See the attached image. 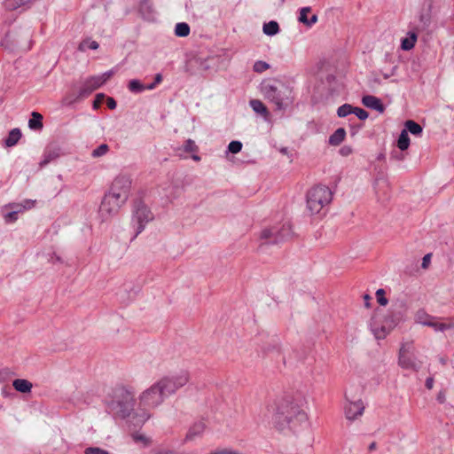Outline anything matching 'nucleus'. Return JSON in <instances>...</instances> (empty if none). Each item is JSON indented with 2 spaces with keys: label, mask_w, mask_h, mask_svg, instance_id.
<instances>
[{
  "label": "nucleus",
  "mask_w": 454,
  "mask_h": 454,
  "mask_svg": "<svg viewBox=\"0 0 454 454\" xmlns=\"http://www.w3.org/2000/svg\"><path fill=\"white\" fill-rule=\"evenodd\" d=\"M273 424L278 430L289 428L295 430L307 421V414L301 408L299 401L294 396L286 395L275 403Z\"/></svg>",
  "instance_id": "obj_1"
},
{
  "label": "nucleus",
  "mask_w": 454,
  "mask_h": 454,
  "mask_svg": "<svg viewBox=\"0 0 454 454\" xmlns=\"http://www.w3.org/2000/svg\"><path fill=\"white\" fill-rule=\"evenodd\" d=\"M333 200L332 191L325 185H316L307 192V208L310 214H318Z\"/></svg>",
  "instance_id": "obj_2"
},
{
  "label": "nucleus",
  "mask_w": 454,
  "mask_h": 454,
  "mask_svg": "<svg viewBox=\"0 0 454 454\" xmlns=\"http://www.w3.org/2000/svg\"><path fill=\"white\" fill-rule=\"evenodd\" d=\"M262 91L263 92L266 98L270 100L276 105L278 110H283L292 102L291 98L287 95L290 94V90L287 87L283 84H278L276 82H265L262 86Z\"/></svg>",
  "instance_id": "obj_3"
},
{
  "label": "nucleus",
  "mask_w": 454,
  "mask_h": 454,
  "mask_svg": "<svg viewBox=\"0 0 454 454\" xmlns=\"http://www.w3.org/2000/svg\"><path fill=\"white\" fill-rule=\"evenodd\" d=\"M190 373L186 370H181L176 373L160 378L158 380L166 397L175 395L178 389L184 387L190 380Z\"/></svg>",
  "instance_id": "obj_4"
},
{
  "label": "nucleus",
  "mask_w": 454,
  "mask_h": 454,
  "mask_svg": "<svg viewBox=\"0 0 454 454\" xmlns=\"http://www.w3.org/2000/svg\"><path fill=\"white\" fill-rule=\"evenodd\" d=\"M166 395L158 381L143 391L139 396V405L145 409L156 408L166 399Z\"/></svg>",
  "instance_id": "obj_5"
},
{
  "label": "nucleus",
  "mask_w": 454,
  "mask_h": 454,
  "mask_svg": "<svg viewBox=\"0 0 454 454\" xmlns=\"http://www.w3.org/2000/svg\"><path fill=\"white\" fill-rule=\"evenodd\" d=\"M292 234L289 223H284L281 226H272L266 228L261 232V239L268 244H278L290 237Z\"/></svg>",
  "instance_id": "obj_6"
},
{
  "label": "nucleus",
  "mask_w": 454,
  "mask_h": 454,
  "mask_svg": "<svg viewBox=\"0 0 454 454\" xmlns=\"http://www.w3.org/2000/svg\"><path fill=\"white\" fill-rule=\"evenodd\" d=\"M131 178L127 175H119L114 178L108 192L120 201L126 202L131 189Z\"/></svg>",
  "instance_id": "obj_7"
},
{
  "label": "nucleus",
  "mask_w": 454,
  "mask_h": 454,
  "mask_svg": "<svg viewBox=\"0 0 454 454\" xmlns=\"http://www.w3.org/2000/svg\"><path fill=\"white\" fill-rule=\"evenodd\" d=\"M125 203L108 192L106 193L99 207V215L102 221H108L116 215Z\"/></svg>",
  "instance_id": "obj_8"
},
{
  "label": "nucleus",
  "mask_w": 454,
  "mask_h": 454,
  "mask_svg": "<svg viewBox=\"0 0 454 454\" xmlns=\"http://www.w3.org/2000/svg\"><path fill=\"white\" fill-rule=\"evenodd\" d=\"M153 219V213L145 204H137L131 220L135 228V237L142 232L145 224Z\"/></svg>",
  "instance_id": "obj_9"
},
{
  "label": "nucleus",
  "mask_w": 454,
  "mask_h": 454,
  "mask_svg": "<svg viewBox=\"0 0 454 454\" xmlns=\"http://www.w3.org/2000/svg\"><path fill=\"white\" fill-rule=\"evenodd\" d=\"M117 406L119 408V414L121 418H126L130 415L134 410L135 399L133 392L125 387H121L116 393Z\"/></svg>",
  "instance_id": "obj_10"
},
{
  "label": "nucleus",
  "mask_w": 454,
  "mask_h": 454,
  "mask_svg": "<svg viewBox=\"0 0 454 454\" xmlns=\"http://www.w3.org/2000/svg\"><path fill=\"white\" fill-rule=\"evenodd\" d=\"M113 72L107 71L100 75L90 76L87 78L82 84L78 98H86L95 90L101 87L112 76Z\"/></svg>",
  "instance_id": "obj_11"
},
{
  "label": "nucleus",
  "mask_w": 454,
  "mask_h": 454,
  "mask_svg": "<svg viewBox=\"0 0 454 454\" xmlns=\"http://www.w3.org/2000/svg\"><path fill=\"white\" fill-rule=\"evenodd\" d=\"M414 347L412 342H406L402 345L399 350L398 364L403 369L418 370L419 365L412 356Z\"/></svg>",
  "instance_id": "obj_12"
},
{
  "label": "nucleus",
  "mask_w": 454,
  "mask_h": 454,
  "mask_svg": "<svg viewBox=\"0 0 454 454\" xmlns=\"http://www.w3.org/2000/svg\"><path fill=\"white\" fill-rule=\"evenodd\" d=\"M364 410V406L361 400L349 403L345 408L346 418L354 420L363 414Z\"/></svg>",
  "instance_id": "obj_13"
},
{
  "label": "nucleus",
  "mask_w": 454,
  "mask_h": 454,
  "mask_svg": "<svg viewBox=\"0 0 454 454\" xmlns=\"http://www.w3.org/2000/svg\"><path fill=\"white\" fill-rule=\"evenodd\" d=\"M427 326L432 327L435 332H444L446 330L454 329V317H448L445 322H439V318L433 317V320Z\"/></svg>",
  "instance_id": "obj_14"
},
{
  "label": "nucleus",
  "mask_w": 454,
  "mask_h": 454,
  "mask_svg": "<svg viewBox=\"0 0 454 454\" xmlns=\"http://www.w3.org/2000/svg\"><path fill=\"white\" fill-rule=\"evenodd\" d=\"M362 103L366 107L376 110L379 113H383L385 111V106L381 100L374 96L367 95L363 97Z\"/></svg>",
  "instance_id": "obj_15"
},
{
  "label": "nucleus",
  "mask_w": 454,
  "mask_h": 454,
  "mask_svg": "<svg viewBox=\"0 0 454 454\" xmlns=\"http://www.w3.org/2000/svg\"><path fill=\"white\" fill-rule=\"evenodd\" d=\"M60 155V148L55 145H49L43 154V159L40 162L41 167H44L51 160L57 159Z\"/></svg>",
  "instance_id": "obj_16"
},
{
  "label": "nucleus",
  "mask_w": 454,
  "mask_h": 454,
  "mask_svg": "<svg viewBox=\"0 0 454 454\" xmlns=\"http://www.w3.org/2000/svg\"><path fill=\"white\" fill-rule=\"evenodd\" d=\"M35 205H36V200L26 199L19 203H17V202L9 203L5 207H9L11 209H15L16 212H18V213H22L24 211L30 210V209L34 208L35 207Z\"/></svg>",
  "instance_id": "obj_17"
},
{
  "label": "nucleus",
  "mask_w": 454,
  "mask_h": 454,
  "mask_svg": "<svg viewBox=\"0 0 454 454\" xmlns=\"http://www.w3.org/2000/svg\"><path fill=\"white\" fill-rule=\"evenodd\" d=\"M395 325L396 322L395 320L386 318L384 325L380 328L372 329L375 338L378 340L384 339Z\"/></svg>",
  "instance_id": "obj_18"
},
{
  "label": "nucleus",
  "mask_w": 454,
  "mask_h": 454,
  "mask_svg": "<svg viewBox=\"0 0 454 454\" xmlns=\"http://www.w3.org/2000/svg\"><path fill=\"white\" fill-rule=\"evenodd\" d=\"M205 428H206V425L204 422L199 421V422L194 423L190 427V429L185 436V441H192L197 436H200L203 434Z\"/></svg>",
  "instance_id": "obj_19"
},
{
  "label": "nucleus",
  "mask_w": 454,
  "mask_h": 454,
  "mask_svg": "<svg viewBox=\"0 0 454 454\" xmlns=\"http://www.w3.org/2000/svg\"><path fill=\"white\" fill-rule=\"evenodd\" d=\"M12 386L14 389L18 392L27 394L31 392L33 387L32 383L25 379H16L12 381Z\"/></svg>",
  "instance_id": "obj_20"
},
{
  "label": "nucleus",
  "mask_w": 454,
  "mask_h": 454,
  "mask_svg": "<svg viewBox=\"0 0 454 454\" xmlns=\"http://www.w3.org/2000/svg\"><path fill=\"white\" fill-rule=\"evenodd\" d=\"M28 127L34 130H41L43 127V115L37 112H33L28 121Z\"/></svg>",
  "instance_id": "obj_21"
},
{
  "label": "nucleus",
  "mask_w": 454,
  "mask_h": 454,
  "mask_svg": "<svg viewBox=\"0 0 454 454\" xmlns=\"http://www.w3.org/2000/svg\"><path fill=\"white\" fill-rule=\"evenodd\" d=\"M346 137V130L343 128L337 129L329 137V144L331 145H339Z\"/></svg>",
  "instance_id": "obj_22"
},
{
  "label": "nucleus",
  "mask_w": 454,
  "mask_h": 454,
  "mask_svg": "<svg viewBox=\"0 0 454 454\" xmlns=\"http://www.w3.org/2000/svg\"><path fill=\"white\" fill-rule=\"evenodd\" d=\"M433 317L434 316L429 315L426 310L419 309L415 314L414 320L415 323L427 326L429 325L428 323L433 320Z\"/></svg>",
  "instance_id": "obj_23"
},
{
  "label": "nucleus",
  "mask_w": 454,
  "mask_h": 454,
  "mask_svg": "<svg viewBox=\"0 0 454 454\" xmlns=\"http://www.w3.org/2000/svg\"><path fill=\"white\" fill-rule=\"evenodd\" d=\"M21 137V132L20 129H13L10 131L7 138L4 140L6 146L11 147L15 145Z\"/></svg>",
  "instance_id": "obj_24"
},
{
  "label": "nucleus",
  "mask_w": 454,
  "mask_h": 454,
  "mask_svg": "<svg viewBox=\"0 0 454 454\" xmlns=\"http://www.w3.org/2000/svg\"><path fill=\"white\" fill-rule=\"evenodd\" d=\"M409 37H405L402 40L401 48L403 51H410L415 46V43L417 42V35L414 32H410Z\"/></svg>",
  "instance_id": "obj_25"
},
{
  "label": "nucleus",
  "mask_w": 454,
  "mask_h": 454,
  "mask_svg": "<svg viewBox=\"0 0 454 454\" xmlns=\"http://www.w3.org/2000/svg\"><path fill=\"white\" fill-rule=\"evenodd\" d=\"M34 0H5L4 6L7 10L14 11L21 6H25Z\"/></svg>",
  "instance_id": "obj_26"
},
{
  "label": "nucleus",
  "mask_w": 454,
  "mask_h": 454,
  "mask_svg": "<svg viewBox=\"0 0 454 454\" xmlns=\"http://www.w3.org/2000/svg\"><path fill=\"white\" fill-rule=\"evenodd\" d=\"M250 106L255 113L260 114L265 117L269 114V111H268L267 107L259 99H252L250 101Z\"/></svg>",
  "instance_id": "obj_27"
},
{
  "label": "nucleus",
  "mask_w": 454,
  "mask_h": 454,
  "mask_svg": "<svg viewBox=\"0 0 454 454\" xmlns=\"http://www.w3.org/2000/svg\"><path fill=\"white\" fill-rule=\"evenodd\" d=\"M262 31L267 35H275L279 32L278 23L274 20L265 23L263 25Z\"/></svg>",
  "instance_id": "obj_28"
},
{
  "label": "nucleus",
  "mask_w": 454,
  "mask_h": 454,
  "mask_svg": "<svg viewBox=\"0 0 454 454\" xmlns=\"http://www.w3.org/2000/svg\"><path fill=\"white\" fill-rule=\"evenodd\" d=\"M98 47H99V44L98 42L93 41L90 38H86L79 43L78 51L84 52V51H86L87 49L98 50Z\"/></svg>",
  "instance_id": "obj_29"
},
{
  "label": "nucleus",
  "mask_w": 454,
  "mask_h": 454,
  "mask_svg": "<svg viewBox=\"0 0 454 454\" xmlns=\"http://www.w3.org/2000/svg\"><path fill=\"white\" fill-rule=\"evenodd\" d=\"M409 145H410V137L408 136L407 130L403 129L401 131V134L397 140V146L400 150L404 151V150L408 149Z\"/></svg>",
  "instance_id": "obj_30"
},
{
  "label": "nucleus",
  "mask_w": 454,
  "mask_h": 454,
  "mask_svg": "<svg viewBox=\"0 0 454 454\" xmlns=\"http://www.w3.org/2000/svg\"><path fill=\"white\" fill-rule=\"evenodd\" d=\"M175 34L179 37H185L190 34V27L185 22H180L176 25Z\"/></svg>",
  "instance_id": "obj_31"
},
{
  "label": "nucleus",
  "mask_w": 454,
  "mask_h": 454,
  "mask_svg": "<svg viewBox=\"0 0 454 454\" xmlns=\"http://www.w3.org/2000/svg\"><path fill=\"white\" fill-rule=\"evenodd\" d=\"M407 132H411L412 135H419L422 133V127L415 122L414 121L409 120L405 122V129Z\"/></svg>",
  "instance_id": "obj_32"
},
{
  "label": "nucleus",
  "mask_w": 454,
  "mask_h": 454,
  "mask_svg": "<svg viewBox=\"0 0 454 454\" xmlns=\"http://www.w3.org/2000/svg\"><path fill=\"white\" fill-rule=\"evenodd\" d=\"M31 35L27 32L24 42H20L19 40L15 41V46L22 51H28L31 48Z\"/></svg>",
  "instance_id": "obj_33"
},
{
  "label": "nucleus",
  "mask_w": 454,
  "mask_h": 454,
  "mask_svg": "<svg viewBox=\"0 0 454 454\" xmlns=\"http://www.w3.org/2000/svg\"><path fill=\"white\" fill-rule=\"evenodd\" d=\"M128 87L129 90L134 93H139L145 90V86L137 79L129 81Z\"/></svg>",
  "instance_id": "obj_34"
},
{
  "label": "nucleus",
  "mask_w": 454,
  "mask_h": 454,
  "mask_svg": "<svg viewBox=\"0 0 454 454\" xmlns=\"http://www.w3.org/2000/svg\"><path fill=\"white\" fill-rule=\"evenodd\" d=\"M354 107L349 104H344L337 109V114L339 117L343 118L352 114Z\"/></svg>",
  "instance_id": "obj_35"
},
{
  "label": "nucleus",
  "mask_w": 454,
  "mask_h": 454,
  "mask_svg": "<svg viewBox=\"0 0 454 454\" xmlns=\"http://www.w3.org/2000/svg\"><path fill=\"white\" fill-rule=\"evenodd\" d=\"M108 150H109L108 145L106 144H102L92 151L91 156L93 158H98V157L104 156L105 154H106Z\"/></svg>",
  "instance_id": "obj_36"
},
{
  "label": "nucleus",
  "mask_w": 454,
  "mask_h": 454,
  "mask_svg": "<svg viewBox=\"0 0 454 454\" xmlns=\"http://www.w3.org/2000/svg\"><path fill=\"white\" fill-rule=\"evenodd\" d=\"M270 65L264 61L258 60L254 64V71L257 73H262L269 69Z\"/></svg>",
  "instance_id": "obj_37"
},
{
  "label": "nucleus",
  "mask_w": 454,
  "mask_h": 454,
  "mask_svg": "<svg viewBox=\"0 0 454 454\" xmlns=\"http://www.w3.org/2000/svg\"><path fill=\"white\" fill-rule=\"evenodd\" d=\"M242 149V143L239 141H231L228 145V150L231 153H238Z\"/></svg>",
  "instance_id": "obj_38"
},
{
  "label": "nucleus",
  "mask_w": 454,
  "mask_h": 454,
  "mask_svg": "<svg viewBox=\"0 0 454 454\" xmlns=\"http://www.w3.org/2000/svg\"><path fill=\"white\" fill-rule=\"evenodd\" d=\"M84 454H110L109 451L99 447H88L84 450Z\"/></svg>",
  "instance_id": "obj_39"
},
{
  "label": "nucleus",
  "mask_w": 454,
  "mask_h": 454,
  "mask_svg": "<svg viewBox=\"0 0 454 454\" xmlns=\"http://www.w3.org/2000/svg\"><path fill=\"white\" fill-rule=\"evenodd\" d=\"M311 8L310 7H303L300 11V16H299V21L307 25L308 22V17L307 14L310 12Z\"/></svg>",
  "instance_id": "obj_40"
},
{
  "label": "nucleus",
  "mask_w": 454,
  "mask_h": 454,
  "mask_svg": "<svg viewBox=\"0 0 454 454\" xmlns=\"http://www.w3.org/2000/svg\"><path fill=\"white\" fill-rule=\"evenodd\" d=\"M376 296L378 302L382 305L386 306L387 304V299L385 297V291L383 289H378L376 292Z\"/></svg>",
  "instance_id": "obj_41"
},
{
  "label": "nucleus",
  "mask_w": 454,
  "mask_h": 454,
  "mask_svg": "<svg viewBox=\"0 0 454 454\" xmlns=\"http://www.w3.org/2000/svg\"><path fill=\"white\" fill-rule=\"evenodd\" d=\"M352 114H356V117L362 121L366 120L369 116L368 113L365 110L359 107H354V111Z\"/></svg>",
  "instance_id": "obj_42"
},
{
  "label": "nucleus",
  "mask_w": 454,
  "mask_h": 454,
  "mask_svg": "<svg viewBox=\"0 0 454 454\" xmlns=\"http://www.w3.org/2000/svg\"><path fill=\"white\" fill-rule=\"evenodd\" d=\"M12 211L4 215V218L6 223H13L18 219V212L15 209H12Z\"/></svg>",
  "instance_id": "obj_43"
},
{
  "label": "nucleus",
  "mask_w": 454,
  "mask_h": 454,
  "mask_svg": "<svg viewBox=\"0 0 454 454\" xmlns=\"http://www.w3.org/2000/svg\"><path fill=\"white\" fill-rule=\"evenodd\" d=\"M184 149L185 152H197L198 146L196 145V144L194 143L193 140L188 139V140H186V142L184 145Z\"/></svg>",
  "instance_id": "obj_44"
},
{
  "label": "nucleus",
  "mask_w": 454,
  "mask_h": 454,
  "mask_svg": "<svg viewBox=\"0 0 454 454\" xmlns=\"http://www.w3.org/2000/svg\"><path fill=\"white\" fill-rule=\"evenodd\" d=\"M210 454H242V453L239 450H231V449H220V450H215L210 452Z\"/></svg>",
  "instance_id": "obj_45"
},
{
  "label": "nucleus",
  "mask_w": 454,
  "mask_h": 454,
  "mask_svg": "<svg viewBox=\"0 0 454 454\" xmlns=\"http://www.w3.org/2000/svg\"><path fill=\"white\" fill-rule=\"evenodd\" d=\"M105 98V95L103 93H98L96 95L95 99L93 101V107L98 108L102 104Z\"/></svg>",
  "instance_id": "obj_46"
},
{
  "label": "nucleus",
  "mask_w": 454,
  "mask_h": 454,
  "mask_svg": "<svg viewBox=\"0 0 454 454\" xmlns=\"http://www.w3.org/2000/svg\"><path fill=\"white\" fill-rule=\"evenodd\" d=\"M133 439L135 442H142L145 443V445H148L150 443V440L143 435V434H133Z\"/></svg>",
  "instance_id": "obj_47"
},
{
  "label": "nucleus",
  "mask_w": 454,
  "mask_h": 454,
  "mask_svg": "<svg viewBox=\"0 0 454 454\" xmlns=\"http://www.w3.org/2000/svg\"><path fill=\"white\" fill-rule=\"evenodd\" d=\"M431 262V254H427L422 259L421 267L427 269Z\"/></svg>",
  "instance_id": "obj_48"
},
{
  "label": "nucleus",
  "mask_w": 454,
  "mask_h": 454,
  "mask_svg": "<svg viewBox=\"0 0 454 454\" xmlns=\"http://www.w3.org/2000/svg\"><path fill=\"white\" fill-rule=\"evenodd\" d=\"M436 400L439 403H444L446 402V391L440 390L437 394Z\"/></svg>",
  "instance_id": "obj_49"
},
{
  "label": "nucleus",
  "mask_w": 454,
  "mask_h": 454,
  "mask_svg": "<svg viewBox=\"0 0 454 454\" xmlns=\"http://www.w3.org/2000/svg\"><path fill=\"white\" fill-rule=\"evenodd\" d=\"M352 153V148L348 145H344L340 149V153L342 156H348Z\"/></svg>",
  "instance_id": "obj_50"
},
{
  "label": "nucleus",
  "mask_w": 454,
  "mask_h": 454,
  "mask_svg": "<svg viewBox=\"0 0 454 454\" xmlns=\"http://www.w3.org/2000/svg\"><path fill=\"white\" fill-rule=\"evenodd\" d=\"M106 105L109 109H115L116 108V101L113 98H107L106 99Z\"/></svg>",
  "instance_id": "obj_51"
},
{
  "label": "nucleus",
  "mask_w": 454,
  "mask_h": 454,
  "mask_svg": "<svg viewBox=\"0 0 454 454\" xmlns=\"http://www.w3.org/2000/svg\"><path fill=\"white\" fill-rule=\"evenodd\" d=\"M434 378H433V377H428V378L426 380V383H425L426 387H427V389H432V388H433V387H434Z\"/></svg>",
  "instance_id": "obj_52"
},
{
  "label": "nucleus",
  "mask_w": 454,
  "mask_h": 454,
  "mask_svg": "<svg viewBox=\"0 0 454 454\" xmlns=\"http://www.w3.org/2000/svg\"><path fill=\"white\" fill-rule=\"evenodd\" d=\"M317 15L314 14L310 17V19H308V22L306 26L311 27L313 24L317 23Z\"/></svg>",
  "instance_id": "obj_53"
},
{
  "label": "nucleus",
  "mask_w": 454,
  "mask_h": 454,
  "mask_svg": "<svg viewBox=\"0 0 454 454\" xmlns=\"http://www.w3.org/2000/svg\"><path fill=\"white\" fill-rule=\"evenodd\" d=\"M162 81V75L160 74H157L154 78V83L158 84Z\"/></svg>",
  "instance_id": "obj_54"
},
{
  "label": "nucleus",
  "mask_w": 454,
  "mask_h": 454,
  "mask_svg": "<svg viewBox=\"0 0 454 454\" xmlns=\"http://www.w3.org/2000/svg\"><path fill=\"white\" fill-rule=\"evenodd\" d=\"M364 299L365 301V306L369 307L370 306L369 301L371 300L370 295L369 294H364Z\"/></svg>",
  "instance_id": "obj_55"
},
{
  "label": "nucleus",
  "mask_w": 454,
  "mask_h": 454,
  "mask_svg": "<svg viewBox=\"0 0 454 454\" xmlns=\"http://www.w3.org/2000/svg\"><path fill=\"white\" fill-rule=\"evenodd\" d=\"M376 446H377L376 442H372L369 445L368 450H369L370 451H372V450H374L376 449Z\"/></svg>",
  "instance_id": "obj_56"
},
{
  "label": "nucleus",
  "mask_w": 454,
  "mask_h": 454,
  "mask_svg": "<svg viewBox=\"0 0 454 454\" xmlns=\"http://www.w3.org/2000/svg\"><path fill=\"white\" fill-rule=\"evenodd\" d=\"M155 85H156V84H155L154 82H153V83H151V84H149V85L145 86V89H147V90H153V89H154Z\"/></svg>",
  "instance_id": "obj_57"
},
{
  "label": "nucleus",
  "mask_w": 454,
  "mask_h": 454,
  "mask_svg": "<svg viewBox=\"0 0 454 454\" xmlns=\"http://www.w3.org/2000/svg\"><path fill=\"white\" fill-rule=\"evenodd\" d=\"M392 74H393V73H391V74H384L383 76H384L385 79H388Z\"/></svg>",
  "instance_id": "obj_58"
},
{
  "label": "nucleus",
  "mask_w": 454,
  "mask_h": 454,
  "mask_svg": "<svg viewBox=\"0 0 454 454\" xmlns=\"http://www.w3.org/2000/svg\"><path fill=\"white\" fill-rule=\"evenodd\" d=\"M192 159H193L194 160L199 161V160H200V156H198V155H193V156H192Z\"/></svg>",
  "instance_id": "obj_59"
},
{
  "label": "nucleus",
  "mask_w": 454,
  "mask_h": 454,
  "mask_svg": "<svg viewBox=\"0 0 454 454\" xmlns=\"http://www.w3.org/2000/svg\"><path fill=\"white\" fill-rule=\"evenodd\" d=\"M373 82H376V83H380V79L377 78V77L373 78Z\"/></svg>",
  "instance_id": "obj_60"
},
{
  "label": "nucleus",
  "mask_w": 454,
  "mask_h": 454,
  "mask_svg": "<svg viewBox=\"0 0 454 454\" xmlns=\"http://www.w3.org/2000/svg\"><path fill=\"white\" fill-rule=\"evenodd\" d=\"M284 2H285V0H278V4H284Z\"/></svg>",
  "instance_id": "obj_61"
}]
</instances>
